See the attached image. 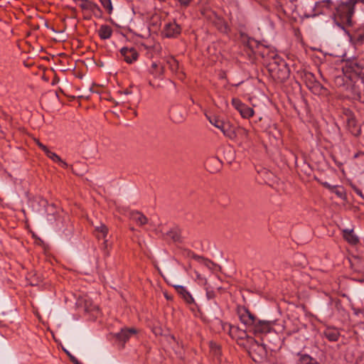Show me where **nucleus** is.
I'll use <instances>...</instances> for the list:
<instances>
[{
    "label": "nucleus",
    "instance_id": "nucleus-28",
    "mask_svg": "<svg viewBox=\"0 0 364 364\" xmlns=\"http://www.w3.org/2000/svg\"><path fill=\"white\" fill-rule=\"evenodd\" d=\"M167 235L170 237L173 241H178L180 239V235L176 229H173L170 230Z\"/></svg>",
    "mask_w": 364,
    "mask_h": 364
},
{
    "label": "nucleus",
    "instance_id": "nucleus-32",
    "mask_svg": "<svg viewBox=\"0 0 364 364\" xmlns=\"http://www.w3.org/2000/svg\"><path fill=\"white\" fill-rule=\"evenodd\" d=\"M206 296L208 299L210 300L215 298V294L213 290H209L208 288H206Z\"/></svg>",
    "mask_w": 364,
    "mask_h": 364
},
{
    "label": "nucleus",
    "instance_id": "nucleus-31",
    "mask_svg": "<svg viewBox=\"0 0 364 364\" xmlns=\"http://www.w3.org/2000/svg\"><path fill=\"white\" fill-rule=\"evenodd\" d=\"M323 86L321 85V83L316 80H314L313 82V85L310 87V89L313 90V92H320V91L323 89Z\"/></svg>",
    "mask_w": 364,
    "mask_h": 364
},
{
    "label": "nucleus",
    "instance_id": "nucleus-44",
    "mask_svg": "<svg viewBox=\"0 0 364 364\" xmlns=\"http://www.w3.org/2000/svg\"><path fill=\"white\" fill-rule=\"evenodd\" d=\"M304 15H305L306 16H307V17H310V16H313V15H312V14H307L306 13H304Z\"/></svg>",
    "mask_w": 364,
    "mask_h": 364
},
{
    "label": "nucleus",
    "instance_id": "nucleus-3",
    "mask_svg": "<svg viewBox=\"0 0 364 364\" xmlns=\"http://www.w3.org/2000/svg\"><path fill=\"white\" fill-rule=\"evenodd\" d=\"M207 118L210 123L220 129L225 136L230 139L235 137L236 134L234 128L230 122H225L216 116H207Z\"/></svg>",
    "mask_w": 364,
    "mask_h": 364
},
{
    "label": "nucleus",
    "instance_id": "nucleus-10",
    "mask_svg": "<svg viewBox=\"0 0 364 364\" xmlns=\"http://www.w3.org/2000/svg\"><path fill=\"white\" fill-rule=\"evenodd\" d=\"M122 55L127 63H132L138 58L139 54L134 48L124 47L120 50Z\"/></svg>",
    "mask_w": 364,
    "mask_h": 364
},
{
    "label": "nucleus",
    "instance_id": "nucleus-30",
    "mask_svg": "<svg viewBox=\"0 0 364 364\" xmlns=\"http://www.w3.org/2000/svg\"><path fill=\"white\" fill-rule=\"evenodd\" d=\"M232 105L234 107L235 109H237L238 112L240 111V109L243 106L244 103H242L239 99L233 98L232 100Z\"/></svg>",
    "mask_w": 364,
    "mask_h": 364
},
{
    "label": "nucleus",
    "instance_id": "nucleus-27",
    "mask_svg": "<svg viewBox=\"0 0 364 364\" xmlns=\"http://www.w3.org/2000/svg\"><path fill=\"white\" fill-rule=\"evenodd\" d=\"M100 1L108 14H111L112 12L113 7L111 0H100Z\"/></svg>",
    "mask_w": 364,
    "mask_h": 364
},
{
    "label": "nucleus",
    "instance_id": "nucleus-12",
    "mask_svg": "<svg viewBox=\"0 0 364 364\" xmlns=\"http://www.w3.org/2000/svg\"><path fill=\"white\" fill-rule=\"evenodd\" d=\"M170 116L174 122L181 123L185 119V112L178 106H173L170 109Z\"/></svg>",
    "mask_w": 364,
    "mask_h": 364
},
{
    "label": "nucleus",
    "instance_id": "nucleus-37",
    "mask_svg": "<svg viewBox=\"0 0 364 364\" xmlns=\"http://www.w3.org/2000/svg\"><path fill=\"white\" fill-rule=\"evenodd\" d=\"M57 163L63 168H67L68 166V164L61 159V158H60V161H58Z\"/></svg>",
    "mask_w": 364,
    "mask_h": 364
},
{
    "label": "nucleus",
    "instance_id": "nucleus-18",
    "mask_svg": "<svg viewBox=\"0 0 364 364\" xmlns=\"http://www.w3.org/2000/svg\"><path fill=\"white\" fill-rule=\"evenodd\" d=\"M323 335L329 341H336L340 336L339 331L334 328H327L323 331Z\"/></svg>",
    "mask_w": 364,
    "mask_h": 364
},
{
    "label": "nucleus",
    "instance_id": "nucleus-39",
    "mask_svg": "<svg viewBox=\"0 0 364 364\" xmlns=\"http://www.w3.org/2000/svg\"><path fill=\"white\" fill-rule=\"evenodd\" d=\"M242 134L244 135L246 138H247L249 135V131L245 128H242Z\"/></svg>",
    "mask_w": 364,
    "mask_h": 364
},
{
    "label": "nucleus",
    "instance_id": "nucleus-20",
    "mask_svg": "<svg viewBox=\"0 0 364 364\" xmlns=\"http://www.w3.org/2000/svg\"><path fill=\"white\" fill-rule=\"evenodd\" d=\"M98 34L101 39H108L112 36V30L110 26L102 25L98 31Z\"/></svg>",
    "mask_w": 364,
    "mask_h": 364
},
{
    "label": "nucleus",
    "instance_id": "nucleus-5",
    "mask_svg": "<svg viewBox=\"0 0 364 364\" xmlns=\"http://www.w3.org/2000/svg\"><path fill=\"white\" fill-rule=\"evenodd\" d=\"M230 336L237 340L239 345L246 346L248 344V338H252L247 335L245 330L240 329L235 326H230L229 330Z\"/></svg>",
    "mask_w": 364,
    "mask_h": 364
},
{
    "label": "nucleus",
    "instance_id": "nucleus-46",
    "mask_svg": "<svg viewBox=\"0 0 364 364\" xmlns=\"http://www.w3.org/2000/svg\"><path fill=\"white\" fill-rule=\"evenodd\" d=\"M309 7H310V9H311V10H312V9H313V8H314L312 5H310V6H309Z\"/></svg>",
    "mask_w": 364,
    "mask_h": 364
},
{
    "label": "nucleus",
    "instance_id": "nucleus-36",
    "mask_svg": "<svg viewBox=\"0 0 364 364\" xmlns=\"http://www.w3.org/2000/svg\"><path fill=\"white\" fill-rule=\"evenodd\" d=\"M37 145L40 149H41L44 151V153H46L48 150V147L43 144L42 143H41L39 141H37Z\"/></svg>",
    "mask_w": 364,
    "mask_h": 364
},
{
    "label": "nucleus",
    "instance_id": "nucleus-6",
    "mask_svg": "<svg viewBox=\"0 0 364 364\" xmlns=\"http://www.w3.org/2000/svg\"><path fill=\"white\" fill-rule=\"evenodd\" d=\"M237 314L240 321L247 327L252 328L257 321V317L245 307H240L237 310Z\"/></svg>",
    "mask_w": 364,
    "mask_h": 364
},
{
    "label": "nucleus",
    "instance_id": "nucleus-40",
    "mask_svg": "<svg viewBox=\"0 0 364 364\" xmlns=\"http://www.w3.org/2000/svg\"><path fill=\"white\" fill-rule=\"evenodd\" d=\"M364 155L363 152H358L354 155V158H358L360 156Z\"/></svg>",
    "mask_w": 364,
    "mask_h": 364
},
{
    "label": "nucleus",
    "instance_id": "nucleus-50",
    "mask_svg": "<svg viewBox=\"0 0 364 364\" xmlns=\"http://www.w3.org/2000/svg\"><path fill=\"white\" fill-rule=\"evenodd\" d=\"M297 257H303V256H302V255H297Z\"/></svg>",
    "mask_w": 364,
    "mask_h": 364
},
{
    "label": "nucleus",
    "instance_id": "nucleus-22",
    "mask_svg": "<svg viewBox=\"0 0 364 364\" xmlns=\"http://www.w3.org/2000/svg\"><path fill=\"white\" fill-rule=\"evenodd\" d=\"M166 63L168 65L170 70L176 73L178 70V62L172 56L166 58Z\"/></svg>",
    "mask_w": 364,
    "mask_h": 364
},
{
    "label": "nucleus",
    "instance_id": "nucleus-35",
    "mask_svg": "<svg viewBox=\"0 0 364 364\" xmlns=\"http://www.w3.org/2000/svg\"><path fill=\"white\" fill-rule=\"evenodd\" d=\"M355 364H364V353L355 359Z\"/></svg>",
    "mask_w": 364,
    "mask_h": 364
},
{
    "label": "nucleus",
    "instance_id": "nucleus-48",
    "mask_svg": "<svg viewBox=\"0 0 364 364\" xmlns=\"http://www.w3.org/2000/svg\"><path fill=\"white\" fill-rule=\"evenodd\" d=\"M149 85H150L151 86H153V84L151 83V82H149Z\"/></svg>",
    "mask_w": 364,
    "mask_h": 364
},
{
    "label": "nucleus",
    "instance_id": "nucleus-45",
    "mask_svg": "<svg viewBox=\"0 0 364 364\" xmlns=\"http://www.w3.org/2000/svg\"><path fill=\"white\" fill-rule=\"evenodd\" d=\"M326 186H327L328 188H331L330 185L326 183Z\"/></svg>",
    "mask_w": 364,
    "mask_h": 364
},
{
    "label": "nucleus",
    "instance_id": "nucleus-17",
    "mask_svg": "<svg viewBox=\"0 0 364 364\" xmlns=\"http://www.w3.org/2000/svg\"><path fill=\"white\" fill-rule=\"evenodd\" d=\"M176 291L178 294L181 296V297L188 303L193 304L194 302V299L192 295L189 291L183 286H176L175 287Z\"/></svg>",
    "mask_w": 364,
    "mask_h": 364
},
{
    "label": "nucleus",
    "instance_id": "nucleus-25",
    "mask_svg": "<svg viewBox=\"0 0 364 364\" xmlns=\"http://www.w3.org/2000/svg\"><path fill=\"white\" fill-rule=\"evenodd\" d=\"M194 0H174L176 6L186 9L191 6Z\"/></svg>",
    "mask_w": 364,
    "mask_h": 364
},
{
    "label": "nucleus",
    "instance_id": "nucleus-38",
    "mask_svg": "<svg viewBox=\"0 0 364 364\" xmlns=\"http://www.w3.org/2000/svg\"><path fill=\"white\" fill-rule=\"evenodd\" d=\"M194 258H195L196 259L198 260V261H201V260L205 261V265H207V266H208V264H209V263H210V261L205 260V259H204L203 257H200V256H196V255H195V256H194Z\"/></svg>",
    "mask_w": 364,
    "mask_h": 364
},
{
    "label": "nucleus",
    "instance_id": "nucleus-29",
    "mask_svg": "<svg viewBox=\"0 0 364 364\" xmlns=\"http://www.w3.org/2000/svg\"><path fill=\"white\" fill-rule=\"evenodd\" d=\"M46 155L50 159L53 161L57 163L58 161H60V156L55 153L50 151L49 149L45 153Z\"/></svg>",
    "mask_w": 364,
    "mask_h": 364
},
{
    "label": "nucleus",
    "instance_id": "nucleus-11",
    "mask_svg": "<svg viewBox=\"0 0 364 364\" xmlns=\"http://www.w3.org/2000/svg\"><path fill=\"white\" fill-rule=\"evenodd\" d=\"M149 72L155 78L163 79L165 68L160 62H153L149 69Z\"/></svg>",
    "mask_w": 364,
    "mask_h": 364
},
{
    "label": "nucleus",
    "instance_id": "nucleus-13",
    "mask_svg": "<svg viewBox=\"0 0 364 364\" xmlns=\"http://www.w3.org/2000/svg\"><path fill=\"white\" fill-rule=\"evenodd\" d=\"M343 237L349 244L355 245L359 243V237L354 233L353 230L344 229L342 231Z\"/></svg>",
    "mask_w": 364,
    "mask_h": 364
},
{
    "label": "nucleus",
    "instance_id": "nucleus-41",
    "mask_svg": "<svg viewBox=\"0 0 364 364\" xmlns=\"http://www.w3.org/2000/svg\"><path fill=\"white\" fill-rule=\"evenodd\" d=\"M336 194L338 197H340V198H343V193H342V192H341L340 191H336Z\"/></svg>",
    "mask_w": 364,
    "mask_h": 364
},
{
    "label": "nucleus",
    "instance_id": "nucleus-9",
    "mask_svg": "<svg viewBox=\"0 0 364 364\" xmlns=\"http://www.w3.org/2000/svg\"><path fill=\"white\" fill-rule=\"evenodd\" d=\"M363 69V66L357 60L354 59L347 61L343 70L345 73L359 75L362 73Z\"/></svg>",
    "mask_w": 364,
    "mask_h": 364
},
{
    "label": "nucleus",
    "instance_id": "nucleus-2",
    "mask_svg": "<svg viewBox=\"0 0 364 364\" xmlns=\"http://www.w3.org/2000/svg\"><path fill=\"white\" fill-rule=\"evenodd\" d=\"M272 77L279 81L283 82L289 76V68L286 62L277 57L273 58L268 65Z\"/></svg>",
    "mask_w": 364,
    "mask_h": 364
},
{
    "label": "nucleus",
    "instance_id": "nucleus-24",
    "mask_svg": "<svg viewBox=\"0 0 364 364\" xmlns=\"http://www.w3.org/2000/svg\"><path fill=\"white\" fill-rule=\"evenodd\" d=\"M296 364H319L318 361L307 354L301 355Z\"/></svg>",
    "mask_w": 364,
    "mask_h": 364
},
{
    "label": "nucleus",
    "instance_id": "nucleus-26",
    "mask_svg": "<svg viewBox=\"0 0 364 364\" xmlns=\"http://www.w3.org/2000/svg\"><path fill=\"white\" fill-rule=\"evenodd\" d=\"M80 7L82 10H92L93 8L97 7V5L92 4L89 0H83L82 2L80 4Z\"/></svg>",
    "mask_w": 364,
    "mask_h": 364
},
{
    "label": "nucleus",
    "instance_id": "nucleus-23",
    "mask_svg": "<svg viewBox=\"0 0 364 364\" xmlns=\"http://www.w3.org/2000/svg\"><path fill=\"white\" fill-rule=\"evenodd\" d=\"M239 112L242 117L246 119L252 117L255 113L254 109L245 104L243 105Z\"/></svg>",
    "mask_w": 364,
    "mask_h": 364
},
{
    "label": "nucleus",
    "instance_id": "nucleus-21",
    "mask_svg": "<svg viewBox=\"0 0 364 364\" xmlns=\"http://www.w3.org/2000/svg\"><path fill=\"white\" fill-rule=\"evenodd\" d=\"M351 39L356 44H362L364 42V28L357 30L353 34Z\"/></svg>",
    "mask_w": 364,
    "mask_h": 364
},
{
    "label": "nucleus",
    "instance_id": "nucleus-16",
    "mask_svg": "<svg viewBox=\"0 0 364 364\" xmlns=\"http://www.w3.org/2000/svg\"><path fill=\"white\" fill-rule=\"evenodd\" d=\"M96 231V235L97 237L100 239L105 240L103 242V247L104 248H107V241L105 240V237L108 233V228L104 224H100V226H97L95 228Z\"/></svg>",
    "mask_w": 364,
    "mask_h": 364
},
{
    "label": "nucleus",
    "instance_id": "nucleus-34",
    "mask_svg": "<svg viewBox=\"0 0 364 364\" xmlns=\"http://www.w3.org/2000/svg\"><path fill=\"white\" fill-rule=\"evenodd\" d=\"M68 356L70 357V360L71 362L74 364H82L81 362H80L74 355L70 354L68 352H67Z\"/></svg>",
    "mask_w": 364,
    "mask_h": 364
},
{
    "label": "nucleus",
    "instance_id": "nucleus-49",
    "mask_svg": "<svg viewBox=\"0 0 364 364\" xmlns=\"http://www.w3.org/2000/svg\"><path fill=\"white\" fill-rule=\"evenodd\" d=\"M197 277H198V279H200V276L199 274H198V275H197Z\"/></svg>",
    "mask_w": 364,
    "mask_h": 364
},
{
    "label": "nucleus",
    "instance_id": "nucleus-1",
    "mask_svg": "<svg viewBox=\"0 0 364 364\" xmlns=\"http://www.w3.org/2000/svg\"><path fill=\"white\" fill-rule=\"evenodd\" d=\"M323 13H329L333 22L341 28L346 29L354 23L355 6L353 1L347 0L334 3L331 0H324L318 3Z\"/></svg>",
    "mask_w": 364,
    "mask_h": 364
},
{
    "label": "nucleus",
    "instance_id": "nucleus-42",
    "mask_svg": "<svg viewBox=\"0 0 364 364\" xmlns=\"http://www.w3.org/2000/svg\"><path fill=\"white\" fill-rule=\"evenodd\" d=\"M40 203H41L43 205H44V206H45V205L48 203V201H47L46 200H45V199H43V198H42V199H41Z\"/></svg>",
    "mask_w": 364,
    "mask_h": 364
},
{
    "label": "nucleus",
    "instance_id": "nucleus-15",
    "mask_svg": "<svg viewBox=\"0 0 364 364\" xmlns=\"http://www.w3.org/2000/svg\"><path fill=\"white\" fill-rule=\"evenodd\" d=\"M130 218L139 226H143L148 223V218L139 211L131 212Z\"/></svg>",
    "mask_w": 364,
    "mask_h": 364
},
{
    "label": "nucleus",
    "instance_id": "nucleus-4",
    "mask_svg": "<svg viewBox=\"0 0 364 364\" xmlns=\"http://www.w3.org/2000/svg\"><path fill=\"white\" fill-rule=\"evenodd\" d=\"M275 321H262L257 319L252 331L255 335H266L272 332Z\"/></svg>",
    "mask_w": 364,
    "mask_h": 364
},
{
    "label": "nucleus",
    "instance_id": "nucleus-19",
    "mask_svg": "<svg viewBox=\"0 0 364 364\" xmlns=\"http://www.w3.org/2000/svg\"><path fill=\"white\" fill-rule=\"evenodd\" d=\"M347 126L348 128V130L350 132V133L358 136L360 134V128L358 126L355 120L353 118H350L348 119L347 122Z\"/></svg>",
    "mask_w": 364,
    "mask_h": 364
},
{
    "label": "nucleus",
    "instance_id": "nucleus-33",
    "mask_svg": "<svg viewBox=\"0 0 364 364\" xmlns=\"http://www.w3.org/2000/svg\"><path fill=\"white\" fill-rule=\"evenodd\" d=\"M352 188L357 195H358L360 198H364V195L360 189H359L355 186H352Z\"/></svg>",
    "mask_w": 364,
    "mask_h": 364
},
{
    "label": "nucleus",
    "instance_id": "nucleus-8",
    "mask_svg": "<svg viewBox=\"0 0 364 364\" xmlns=\"http://www.w3.org/2000/svg\"><path fill=\"white\" fill-rule=\"evenodd\" d=\"M245 347L249 348L250 352H255L260 357L267 355L266 346L263 343L260 344L253 338H248V344H247Z\"/></svg>",
    "mask_w": 364,
    "mask_h": 364
},
{
    "label": "nucleus",
    "instance_id": "nucleus-43",
    "mask_svg": "<svg viewBox=\"0 0 364 364\" xmlns=\"http://www.w3.org/2000/svg\"><path fill=\"white\" fill-rule=\"evenodd\" d=\"M124 93L125 95H129V94H131L132 92H131L129 90H124Z\"/></svg>",
    "mask_w": 364,
    "mask_h": 364
},
{
    "label": "nucleus",
    "instance_id": "nucleus-7",
    "mask_svg": "<svg viewBox=\"0 0 364 364\" xmlns=\"http://www.w3.org/2000/svg\"><path fill=\"white\" fill-rule=\"evenodd\" d=\"M181 32V27L176 21L166 23L163 34L166 38H176Z\"/></svg>",
    "mask_w": 364,
    "mask_h": 364
},
{
    "label": "nucleus",
    "instance_id": "nucleus-14",
    "mask_svg": "<svg viewBox=\"0 0 364 364\" xmlns=\"http://www.w3.org/2000/svg\"><path fill=\"white\" fill-rule=\"evenodd\" d=\"M134 328H122L116 334V338L119 341L126 342L129 338L136 333Z\"/></svg>",
    "mask_w": 364,
    "mask_h": 364
},
{
    "label": "nucleus",
    "instance_id": "nucleus-47",
    "mask_svg": "<svg viewBox=\"0 0 364 364\" xmlns=\"http://www.w3.org/2000/svg\"><path fill=\"white\" fill-rule=\"evenodd\" d=\"M310 77H311V78H314V75H310Z\"/></svg>",
    "mask_w": 364,
    "mask_h": 364
}]
</instances>
